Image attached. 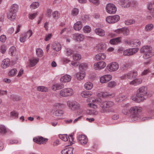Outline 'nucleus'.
Wrapping results in <instances>:
<instances>
[{
	"label": "nucleus",
	"instance_id": "41",
	"mask_svg": "<svg viewBox=\"0 0 154 154\" xmlns=\"http://www.w3.org/2000/svg\"><path fill=\"white\" fill-rule=\"evenodd\" d=\"M87 113L90 115L93 116H96L98 114V112L97 111L94 109H89L87 110Z\"/></svg>",
	"mask_w": 154,
	"mask_h": 154
},
{
	"label": "nucleus",
	"instance_id": "58",
	"mask_svg": "<svg viewBox=\"0 0 154 154\" xmlns=\"http://www.w3.org/2000/svg\"><path fill=\"white\" fill-rule=\"evenodd\" d=\"M26 38L27 37L25 34H22L20 36V41L21 42L23 43L26 41Z\"/></svg>",
	"mask_w": 154,
	"mask_h": 154
},
{
	"label": "nucleus",
	"instance_id": "37",
	"mask_svg": "<svg viewBox=\"0 0 154 154\" xmlns=\"http://www.w3.org/2000/svg\"><path fill=\"white\" fill-rule=\"evenodd\" d=\"M93 84L90 82H87L84 85V87L87 90H90L93 87Z\"/></svg>",
	"mask_w": 154,
	"mask_h": 154
},
{
	"label": "nucleus",
	"instance_id": "38",
	"mask_svg": "<svg viewBox=\"0 0 154 154\" xmlns=\"http://www.w3.org/2000/svg\"><path fill=\"white\" fill-rule=\"evenodd\" d=\"M64 52L66 56H69L73 53L74 51L70 48H67L65 50Z\"/></svg>",
	"mask_w": 154,
	"mask_h": 154
},
{
	"label": "nucleus",
	"instance_id": "50",
	"mask_svg": "<svg viewBox=\"0 0 154 154\" xmlns=\"http://www.w3.org/2000/svg\"><path fill=\"white\" fill-rule=\"evenodd\" d=\"M39 6V3L38 2H34L32 3L30 5V8L32 9H35Z\"/></svg>",
	"mask_w": 154,
	"mask_h": 154
},
{
	"label": "nucleus",
	"instance_id": "28",
	"mask_svg": "<svg viewBox=\"0 0 154 154\" xmlns=\"http://www.w3.org/2000/svg\"><path fill=\"white\" fill-rule=\"evenodd\" d=\"M52 48L54 50L57 51H58L61 50V45L59 43L55 42L52 44Z\"/></svg>",
	"mask_w": 154,
	"mask_h": 154
},
{
	"label": "nucleus",
	"instance_id": "26",
	"mask_svg": "<svg viewBox=\"0 0 154 154\" xmlns=\"http://www.w3.org/2000/svg\"><path fill=\"white\" fill-rule=\"evenodd\" d=\"M97 96L98 97H106L107 96H109V97H114L115 96L114 93H112L108 95L106 93L103 92H100L97 94Z\"/></svg>",
	"mask_w": 154,
	"mask_h": 154
},
{
	"label": "nucleus",
	"instance_id": "53",
	"mask_svg": "<svg viewBox=\"0 0 154 154\" xmlns=\"http://www.w3.org/2000/svg\"><path fill=\"white\" fill-rule=\"evenodd\" d=\"M129 33V29L126 28H122V34L125 35H128Z\"/></svg>",
	"mask_w": 154,
	"mask_h": 154
},
{
	"label": "nucleus",
	"instance_id": "17",
	"mask_svg": "<svg viewBox=\"0 0 154 154\" xmlns=\"http://www.w3.org/2000/svg\"><path fill=\"white\" fill-rule=\"evenodd\" d=\"M86 101L87 102H92L93 103H96L97 104H100L102 103V100L100 98H96L94 97H91L87 98L86 100Z\"/></svg>",
	"mask_w": 154,
	"mask_h": 154
},
{
	"label": "nucleus",
	"instance_id": "34",
	"mask_svg": "<svg viewBox=\"0 0 154 154\" xmlns=\"http://www.w3.org/2000/svg\"><path fill=\"white\" fill-rule=\"evenodd\" d=\"M106 47L104 43H100L98 44L95 47V49L97 52H100L103 50Z\"/></svg>",
	"mask_w": 154,
	"mask_h": 154
},
{
	"label": "nucleus",
	"instance_id": "33",
	"mask_svg": "<svg viewBox=\"0 0 154 154\" xmlns=\"http://www.w3.org/2000/svg\"><path fill=\"white\" fill-rule=\"evenodd\" d=\"M39 59L38 58H33L29 60V65L30 67H32L35 65L38 62Z\"/></svg>",
	"mask_w": 154,
	"mask_h": 154
},
{
	"label": "nucleus",
	"instance_id": "31",
	"mask_svg": "<svg viewBox=\"0 0 154 154\" xmlns=\"http://www.w3.org/2000/svg\"><path fill=\"white\" fill-rule=\"evenodd\" d=\"M106 55L103 53H100L96 55V59L97 60H103L106 59Z\"/></svg>",
	"mask_w": 154,
	"mask_h": 154
},
{
	"label": "nucleus",
	"instance_id": "48",
	"mask_svg": "<svg viewBox=\"0 0 154 154\" xmlns=\"http://www.w3.org/2000/svg\"><path fill=\"white\" fill-rule=\"evenodd\" d=\"M83 30L84 32L85 33H88L91 31V28L89 26H85L83 27Z\"/></svg>",
	"mask_w": 154,
	"mask_h": 154
},
{
	"label": "nucleus",
	"instance_id": "22",
	"mask_svg": "<svg viewBox=\"0 0 154 154\" xmlns=\"http://www.w3.org/2000/svg\"><path fill=\"white\" fill-rule=\"evenodd\" d=\"M83 26L82 23L80 21L76 22L74 24L73 27L74 29L76 31H79Z\"/></svg>",
	"mask_w": 154,
	"mask_h": 154
},
{
	"label": "nucleus",
	"instance_id": "52",
	"mask_svg": "<svg viewBox=\"0 0 154 154\" xmlns=\"http://www.w3.org/2000/svg\"><path fill=\"white\" fill-rule=\"evenodd\" d=\"M7 132L6 128L3 125H0V133L4 134Z\"/></svg>",
	"mask_w": 154,
	"mask_h": 154
},
{
	"label": "nucleus",
	"instance_id": "10",
	"mask_svg": "<svg viewBox=\"0 0 154 154\" xmlns=\"http://www.w3.org/2000/svg\"><path fill=\"white\" fill-rule=\"evenodd\" d=\"M114 105V103L110 101H103L100 105V106L103 109L110 108Z\"/></svg>",
	"mask_w": 154,
	"mask_h": 154
},
{
	"label": "nucleus",
	"instance_id": "9",
	"mask_svg": "<svg viewBox=\"0 0 154 154\" xmlns=\"http://www.w3.org/2000/svg\"><path fill=\"white\" fill-rule=\"evenodd\" d=\"M120 19L119 16L117 15L109 16L106 19V21L109 23H114L118 22Z\"/></svg>",
	"mask_w": 154,
	"mask_h": 154
},
{
	"label": "nucleus",
	"instance_id": "45",
	"mask_svg": "<svg viewBox=\"0 0 154 154\" xmlns=\"http://www.w3.org/2000/svg\"><path fill=\"white\" fill-rule=\"evenodd\" d=\"M17 73V70L16 69H13L9 71L8 75L10 76H13L15 75Z\"/></svg>",
	"mask_w": 154,
	"mask_h": 154
},
{
	"label": "nucleus",
	"instance_id": "12",
	"mask_svg": "<svg viewBox=\"0 0 154 154\" xmlns=\"http://www.w3.org/2000/svg\"><path fill=\"white\" fill-rule=\"evenodd\" d=\"M137 48H129L123 51V54L125 56H130L133 55L138 51Z\"/></svg>",
	"mask_w": 154,
	"mask_h": 154
},
{
	"label": "nucleus",
	"instance_id": "1",
	"mask_svg": "<svg viewBox=\"0 0 154 154\" xmlns=\"http://www.w3.org/2000/svg\"><path fill=\"white\" fill-rule=\"evenodd\" d=\"M140 52L143 54V57L144 59H147L154 54V51L149 46L143 47L140 50Z\"/></svg>",
	"mask_w": 154,
	"mask_h": 154
},
{
	"label": "nucleus",
	"instance_id": "13",
	"mask_svg": "<svg viewBox=\"0 0 154 154\" xmlns=\"http://www.w3.org/2000/svg\"><path fill=\"white\" fill-rule=\"evenodd\" d=\"M48 140V139L44 138L41 136L36 137L33 139L34 142L40 144H46Z\"/></svg>",
	"mask_w": 154,
	"mask_h": 154
},
{
	"label": "nucleus",
	"instance_id": "47",
	"mask_svg": "<svg viewBox=\"0 0 154 154\" xmlns=\"http://www.w3.org/2000/svg\"><path fill=\"white\" fill-rule=\"evenodd\" d=\"M126 98V97L123 95H121L118 96L115 99L116 101L117 102H121Z\"/></svg>",
	"mask_w": 154,
	"mask_h": 154
},
{
	"label": "nucleus",
	"instance_id": "23",
	"mask_svg": "<svg viewBox=\"0 0 154 154\" xmlns=\"http://www.w3.org/2000/svg\"><path fill=\"white\" fill-rule=\"evenodd\" d=\"M10 60L8 58L5 59L2 62L1 65V67L3 69L8 67L10 65Z\"/></svg>",
	"mask_w": 154,
	"mask_h": 154
},
{
	"label": "nucleus",
	"instance_id": "29",
	"mask_svg": "<svg viewBox=\"0 0 154 154\" xmlns=\"http://www.w3.org/2000/svg\"><path fill=\"white\" fill-rule=\"evenodd\" d=\"M93 94L92 92L90 91H84L81 94L82 97L84 98H87L91 96Z\"/></svg>",
	"mask_w": 154,
	"mask_h": 154
},
{
	"label": "nucleus",
	"instance_id": "14",
	"mask_svg": "<svg viewBox=\"0 0 154 154\" xmlns=\"http://www.w3.org/2000/svg\"><path fill=\"white\" fill-rule=\"evenodd\" d=\"M112 76L111 75H106L102 76L100 79V82L101 83L107 82L112 79Z\"/></svg>",
	"mask_w": 154,
	"mask_h": 154
},
{
	"label": "nucleus",
	"instance_id": "24",
	"mask_svg": "<svg viewBox=\"0 0 154 154\" xmlns=\"http://www.w3.org/2000/svg\"><path fill=\"white\" fill-rule=\"evenodd\" d=\"M94 32L97 35L100 36H103L105 34V31L101 28L96 29L94 30Z\"/></svg>",
	"mask_w": 154,
	"mask_h": 154
},
{
	"label": "nucleus",
	"instance_id": "5",
	"mask_svg": "<svg viewBox=\"0 0 154 154\" xmlns=\"http://www.w3.org/2000/svg\"><path fill=\"white\" fill-rule=\"evenodd\" d=\"M68 106L73 110L78 109L80 108V104L77 102L72 100H69L67 101Z\"/></svg>",
	"mask_w": 154,
	"mask_h": 154
},
{
	"label": "nucleus",
	"instance_id": "54",
	"mask_svg": "<svg viewBox=\"0 0 154 154\" xmlns=\"http://www.w3.org/2000/svg\"><path fill=\"white\" fill-rule=\"evenodd\" d=\"M153 25L152 24H148L146 25L145 27V29L146 31H148L152 30L153 28Z\"/></svg>",
	"mask_w": 154,
	"mask_h": 154
},
{
	"label": "nucleus",
	"instance_id": "6",
	"mask_svg": "<svg viewBox=\"0 0 154 154\" xmlns=\"http://www.w3.org/2000/svg\"><path fill=\"white\" fill-rule=\"evenodd\" d=\"M137 75V71H130L121 77L122 79H129L131 80L136 78Z\"/></svg>",
	"mask_w": 154,
	"mask_h": 154
},
{
	"label": "nucleus",
	"instance_id": "63",
	"mask_svg": "<svg viewBox=\"0 0 154 154\" xmlns=\"http://www.w3.org/2000/svg\"><path fill=\"white\" fill-rule=\"evenodd\" d=\"M11 116L14 118H17L18 117V113L15 111L11 112L10 113Z\"/></svg>",
	"mask_w": 154,
	"mask_h": 154
},
{
	"label": "nucleus",
	"instance_id": "55",
	"mask_svg": "<svg viewBox=\"0 0 154 154\" xmlns=\"http://www.w3.org/2000/svg\"><path fill=\"white\" fill-rule=\"evenodd\" d=\"M116 83L114 81H111L107 84V86L110 88H112L116 85Z\"/></svg>",
	"mask_w": 154,
	"mask_h": 154
},
{
	"label": "nucleus",
	"instance_id": "16",
	"mask_svg": "<svg viewBox=\"0 0 154 154\" xmlns=\"http://www.w3.org/2000/svg\"><path fill=\"white\" fill-rule=\"evenodd\" d=\"M72 37L73 39L78 42L82 41L85 38V36L79 33L74 34Z\"/></svg>",
	"mask_w": 154,
	"mask_h": 154
},
{
	"label": "nucleus",
	"instance_id": "56",
	"mask_svg": "<svg viewBox=\"0 0 154 154\" xmlns=\"http://www.w3.org/2000/svg\"><path fill=\"white\" fill-rule=\"evenodd\" d=\"M135 21L134 19H128L126 20L125 22V25H129L134 23Z\"/></svg>",
	"mask_w": 154,
	"mask_h": 154
},
{
	"label": "nucleus",
	"instance_id": "61",
	"mask_svg": "<svg viewBox=\"0 0 154 154\" xmlns=\"http://www.w3.org/2000/svg\"><path fill=\"white\" fill-rule=\"evenodd\" d=\"M79 12V10L76 8H74L72 11V14L73 16H75L77 15Z\"/></svg>",
	"mask_w": 154,
	"mask_h": 154
},
{
	"label": "nucleus",
	"instance_id": "32",
	"mask_svg": "<svg viewBox=\"0 0 154 154\" xmlns=\"http://www.w3.org/2000/svg\"><path fill=\"white\" fill-rule=\"evenodd\" d=\"M74 149L73 147L66 148L62 150V154H73L72 151Z\"/></svg>",
	"mask_w": 154,
	"mask_h": 154
},
{
	"label": "nucleus",
	"instance_id": "19",
	"mask_svg": "<svg viewBox=\"0 0 154 154\" xmlns=\"http://www.w3.org/2000/svg\"><path fill=\"white\" fill-rule=\"evenodd\" d=\"M119 4L123 7L128 8L130 6V2L129 0H120Z\"/></svg>",
	"mask_w": 154,
	"mask_h": 154
},
{
	"label": "nucleus",
	"instance_id": "7",
	"mask_svg": "<svg viewBox=\"0 0 154 154\" xmlns=\"http://www.w3.org/2000/svg\"><path fill=\"white\" fill-rule=\"evenodd\" d=\"M147 88L146 87L142 86L140 87L137 91V96L141 97V100H144V96L147 94Z\"/></svg>",
	"mask_w": 154,
	"mask_h": 154
},
{
	"label": "nucleus",
	"instance_id": "11",
	"mask_svg": "<svg viewBox=\"0 0 154 154\" xmlns=\"http://www.w3.org/2000/svg\"><path fill=\"white\" fill-rule=\"evenodd\" d=\"M106 9L107 12L110 14H115L117 10L115 6L112 4H108L106 6Z\"/></svg>",
	"mask_w": 154,
	"mask_h": 154
},
{
	"label": "nucleus",
	"instance_id": "21",
	"mask_svg": "<svg viewBox=\"0 0 154 154\" xmlns=\"http://www.w3.org/2000/svg\"><path fill=\"white\" fill-rule=\"evenodd\" d=\"M64 85L62 83H56L53 85L52 87V90L55 91L57 90H59L63 88Z\"/></svg>",
	"mask_w": 154,
	"mask_h": 154
},
{
	"label": "nucleus",
	"instance_id": "35",
	"mask_svg": "<svg viewBox=\"0 0 154 154\" xmlns=\"http://www.w3.org/2000/svg\"><path fill=\"white\" fill-rule=\"evenodd\" d=\"M121 38L120 37L116 38L111 39L109 43L112 45H116L120 42Z\"/></svg>",
	"mask_w": 154,
	"mask_h": 154
},
{
	"label": "nucleus",
	"instance_id": "39",
	"mask_svg": "<svg viewBox=\"0 0 154 154\" xmlns=\"http://www.w3.org/2000/svg\"><path fill=\"white\" fill-rule=\"evenodd\" d=\"M131 98L133 100L137 103H139L141 101H143V100H141V97H139L137 96V93L136 94L133 95L132 96Z\"/></svg>",
	"mask_w": 154,
	"mask_h": 154
},
{
	"label": "nucleus",
	"instance_id": "51",
	"mask_svg": "<svg viewBox=\"0 0 154 154\" xmlns=\"http://www.w3.org/2000/svg\"><path fill=\"white\" fill-rule=\"evenodd\" d=\"M52 15L54 19L57 20L60 17V13L58 11H55L53 13Z\"/></svg>",
	"mask_w": 154,
	"mask_h": 154
},
{
	"label": "nucleus",
	"instance_id": "30",
	"mask_svg": "<svg viewBox=\"0 0 154 154\" xmlns=\"http://www.w3.org/2000/svg\"><path fill=\"white\" fill-rule=\"evenodd\" d=\"M76 75L77 79L79 80H82L85 77V73L84 71H81L77 72Z\"/></svg>",
	"mask_w": 154,
	"mask_h": 154
},
{
	"label": "nucleus",
	"instance_id": "42",
	"mask_svg": "<svg viewBox=\"0 0 154 154\" xmlns=\"http://www.w3.org/2000/svg\"><path fill=\"white\" fill-rule=\"evenodd\" d=\"M37 90L39 91L43 92H47L48 91V88L44 86H39L38 87Z\"/></svg>",
	"mask_w": 154,
	"mask_h": 154
},
{
	"label": "nucleus",
	"instance_id": "64",
	"mask_svg": "<svg viewBox=\"0 0 154 154\" xmlns=\"http://www.w3.org/2000/svg\"><path fill=\"white\" fill-rule=\"evenodd\" d=\"M52 35L51 33H50L46 35H45V41H47L49 40L51 38Z\"/></svg>",
	"mask_w": 154,
	"mask_h": 154
},
{
	"label": "nucleus",
	"instance_id": "59",
	"mask_svg": "<svg viewBox=\"0 0 154 154\" xmlns=\"http://www.w3.org/2000/svg\"><path fill=\"white\" fill-rule=\"evenodd\" d=\"M87 66V64L86 63H82L79 65V68L80 70H81L85 69Z\"/></svg>",
	"mask_w": 154,
	"mask_h": 154
},
{
	"label": "nucleus",
	"instance_id": "25",
	"mask_svg": "<svg viewBox=\"0 0 154 154\" xmlns=\"http://www.w3.org/2000/svg\"><path fill=\"white\" fill-rule=\"evenodd\" d=\"M7 17L11 20H13L16 17V13L9 11V12L7 13Z\"/></svg>",
	"mask_w": 154,
	"mask_h": 154
},
{
	"label": "nucleus",
	"instance_id": "15",
	"mask_svg": "<svg viewBox=\"0 0 154 154\" xmlns=\"http://www.w3.org/2000/svg\"><path fill=\"white\" fill-rule=\"evenodd\" d=\"M78 140L79 143L82 145L87 144L88 139L87 137L84 135H80L78 137Z\"/></svg>",
	"mask_w": 154,
	"mask_h": 154
},
{
	"label": "nucleus",
	"instance_id": "18",
	"mask_svg": "<svg viewBox=\"0 0 154 154\" xmlns=\"http://www.w3.org/2000/svg\"><path fill=\"white\" fill-rule=\"evenodd\" d=\"M130 105L129 103H124L121 105V107L122 108V112L124 115H127L129 112L128 108L130 107Z\"/></svg>",
	"mask_w": 154,
	"mask_h": 154
},
{
	"label": "nucleus",
	"instance_id": "8",
	"mask_svg": "<svg viewBox=\"0 0 154 154\" xmlns=\"http://www.w3.org/2000/svg\"><path fill=\"white\" fill-rule=\"evenodd\" d=\"M106 66V64L104 62L99 61L94 64L93 67L94 69L99 70L104 68Z\"/></svg>",
	"mask_w": 154,
	"mask_h": 154
},
{
	"label": "nucleus",
	"instance_id": "2",
	"mask_svg": "<svg viewBox=\"0 0 154 154\" xmlns=\"http://www.w3.org/2000/svg\"><path fill=\"white\" fill-rule=\"evenodd\" d=\"M142 110L141 107L138 106L131 107L129 110V112L132 116V119L133 121H136L139 117V113Z\"/></svg>",
	"mask_w": 154,
	"mask_h": 154
},
{
	"label": "nucleus",
	"instance_id": "4",
	"mask_svg": "<svg viewBox=\"0 0 154 154\" xmlns=\"http://www.w3.org/2000/svg\"><path fill=\"white\" fill-rule=\"evenodd\" d=\"M119 68V63L116 62H111L109 64L106 68L110 72H112L117 71Z\"/></svg>",
	"mask_w": 154,
	"mask_h": 154
},
{
	"label": "nucleus",
	"instance_id": "3",
	"mask_svg": "<svg viewBox=\"0 0 154 154\" xmlns=\"http://www.w3.org/2000/svg\"><path fill=\"white\" fill-rule=\"evenodd\" d=\"M74 93L73 90L70 88H64L60 91V95L61 96L64 97L72 96Z\"/></svg>",
	"mask_w": 154,
	"mask_h": 154
},
{
	"label": "nucleus",
	"instance_id": "62",
	"mask_svg": "<svg viewBox=\"0 0 154 154\" xmlns=\"http://www.w3.org/2000/svg\"><path fill=\"white\" fill-rule=\"evenodd\" d=\"M32 31L30 29H29L26 32V33H25L26 35V36L27 37H28V38H29L32 35Z\"/></svg>",
	"mask_w": 154,
	"mask_h": 154
},
{
	"label": "nucleus",
	"instance_id": "57",
	"mask_svg": "<svg viewBox=\"0 0 154 154\" xmlns=\"http://www.w3.org/2000/svg\"><path fill=\"white\" fill-rule=\"evenodd\" d=\"M63 114V111L61 110H57L54 113V115L56 116H61Z\"/></svg>",
	"mask_w": 154,
	"mask_h": 154
},
{
	"label": "nucleus",
	"instance_id": "36",
	"mask_svg": "<svg viewBox=\"0 0 154 154\" xmlns=\"http://www.w3.org/2000/svg\"><path fill=\"white\" fill-rule=\"evenodd\" d=\"M19 9L18 5L16 4H14L11 6L10 11L13 12L17 13Z\"/></svg>",
	"mask_w": 154,
	"mask_h": 154
},
{
	"label": "nucleus",
	"instance_id": "44",
	"mask_svg": "<svg viewBox=\"0 0 154 154\" xmlns=\"http://www.w3.org/2000/svg\"><path fill=\"white\" fill-rule=\"evenodd\" d=\"M16 48L14 46H12L9 49V53L11 55H14L16 53Z\"/></svg>",
	"mask_w": 154,
	"mask_h": 154
},
{
	"label": "nucleus",
	"instance_id": "60",
	"mask_svg": "<svg viewBox=\"0 0 154 154\" xmlns=\"http://www.w3.org/2000/svg\"><path fill=\"white\" fill-rule=\"evenodd\" d=\"M88 106L94 109H97L98 108L97 106L92 103H91L88 104Z\"/></svg>",
	"mask_w": 154,
	"mask_h": 154
},
{
	"label": "nucleus",
	"instance_id": "20",
	"mask_svg": "<svg viewBox=\"0 0 154 154\" xmlns=\"http://www.w3.org/2000/svg\"><path fill=\"white\" fill-rule=\"evenodd\" d=\"M71 77L70 75L66 74L60 79V81L63 82H69L71 79Z\"/></svg>",
	"mask_w": 154,
	"mask_h": 154
},
{
	"label": "nucleus",
	"instance_id": "46",
	"mask_svg": "<svg viewBox=\"0 0 154 154\" xmlns=\"http://www.w3.org/2000/svg\"><path fill=\"white\" fill-rule=\"evenodd\" d=\"M81 56L79 54L76 53L73 56V59L74 60H80L81 59Z\"/></svg>",
	"mask_w": 154,
	"mask_h": 154
},
{
	"label": "nucleus",
	"instance_id": "43",
	"mask_svg": "<svg viewBox=\"0 0 154 154\" xmlns=\"http://www.w3.org/2000/svg\"><path fill=\"white\" fill-rule=\"evenodd\" d=\"M36 54L37 56L39 57H41L43 55V50L40 48H38L36 50Z\"/></svg>",
	"mask_w": 154,
	"mask_h": 154
},
{
	"label": "nucleus",
	"instance_id": "40",
	"mask_svg": "<svg viewBox=\"0 0 154 154\" xmlns=\"http://www.w3.org/2000/svg\"><path fill=\"white\" fill-rule=\"evenodd\" d=\"M131 44L132 46L136 47L140 45V42L139 40H134L131 42Z\"/></svg>",
	"mask_w": 154,
	"mask_h": 154
},
{
	"label": "nucleus",
	"instance_id": "27",
	"mask_svg": "<svg viewBox=\"0 0 154 154\" xmlns=\"http://www.w3.org/2000/svg\"><path fill=\"white\" fill-rule=\"evenodd\" d=\"M142 82V80L141 79H136L130 82V84L131 85L136 86L140 84Z\"/></svg>",
	"mask_w": 154,
	"mask_h": 154
},
{
	"label": "nucleus",
	"instance_id": "49",
	"mask_svg": "<svg viewBox=\"0 0 154 154\" xmlns=\"http://www.w3.org/2000/svg\"><path fill=\"white\" fill-rule=\"evenodd\" d=\"M59 137L60 139L64 141H66L68 140L69 137L67 134H60L59 135Z\"/></svg>",
	"mask_w": 154,
	"mask_h": 154
}]
</instances>
